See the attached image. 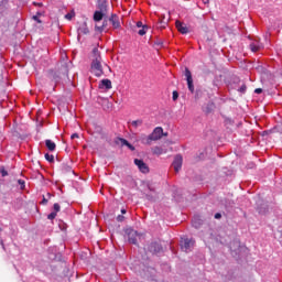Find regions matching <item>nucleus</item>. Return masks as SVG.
<instances>
[{
	"mask_svg": "<svg viewBox=\"0 0 282 282\" xmlns=\"http://www.w3.org/2000/svg\"><path fill=\"white\" fill-rule=\"evenodd\" d=\"M56 212H52L51 214H48L47 219L52 220V219H56Z\"/></svg>",
	"mask_w": 282,
	"mask_h": 282,
	"instance_id": "nucleus-27",
	"label": "nucleus"
},
{
	"mask_svg": "<svg viewBox=\"0 0 282 282\" xmlns=\"http://www.w3.org/2000/svg\"><path fill=\"white\" fill-rule=\"evenodd\" d=\"M148 250L153 254H158L159 252H162V245L159 242H152L148 246Z\"/></svg>",
	"mask_w": 282,
	"mask_h": 282,
	"instance_id": "nucleus-7",
	"label": "nucleus"
},
{
	"mask_svg": "<svg viewBox=\"0 0 282 282\" xmlns=\"http://www.w3.org/2000/svg\"><path fill=\"white\" fill-rule=\"evenodd\" d=\"M122 215H127V209H121Z\"/></svg>",
	"mask_w": 282,
	"mask_h": 282,
	"instance_id": "nucleus-37",
	"label": "nucleus"
},
{
	"mask_svg": "<svg viewBox=\"0 0 282 282\" xmlns=\"http://www.w3.org/2000/svg\"><path fill=\"white\" fill-rule=\"evenodd\" d=\"M72 140H74V139H76V138H79V135H78V133H74V134H72Z\"/></svg>",
	"mask_w": 282,
	"mask_h": 282,
	"instance_id": "nucleus-35",
	"label": "nucleus"
},
{
	"mask_svg": "<svg viewBox=\"0 0 282 282\" xmlns=\"http://www.w3.org/2000/svg\"><path fill=\"white\" fill-rule=\"evenodd\" d=\"M42 204H43V206H45L47 204V199L45 197H43Z\"/></svg>",
	"mask_w": 282,
	"mask_h": 282,
	"instance_id": "nucleus-36",
	"label": "nucleus"
},
{
	"mask_svg": "<svg viewBox=\"0 0 282 282\" xmlns=\"http://www.w3.org/2000/svg\"><path fill=\"white\" fill-rule=\"evenodd\" d=\"M33 20L36 21L37 23H41V20H39V15H34Z\"/></svg>",
	"mask_w": 282,
	"mask_h": 282,
	"instance_id": "nucleus-32",
	"label": "nucleus"
},
{
	"mask_svg": "<svg viewBox=\"0 0 282 282\" xmlns=\"http://www.w3.org/2000/svg\"><path fill=\"white\" fill-rule=\"evenodd\" d=\"M152 152L154 153V155H162L163 153H166L161 147L152 148Z\"/></svg>",
	"mask_w": 282,
	"mask_h": 282,
	"instance_id": "nucleus-19",
	"label": "nucleus"
},
{
	"mask_svg": "<svg viewBox=\"0 0 282 282\" xmlns=\"http://www.w3.org/2000/svg\"><path fill=\"white\" fill-rule=\"evenodd\" d=\"M45 144H46V148L48 149V151H55L56 150V143H54V141L46 140Z\"/></svg>",
	"mask_w": 282,
	"mask_h": 282,
	"instance_id": "nucleus-16",
	"label": "nucleus"
},
{
	"mask_svg": "<svg viewBox=\"0 0 282 282\" xmlns=\"http://www.w3.org/2000/svg\"><path fill=\"white\" fill-rule=\"evenodd\" d=\"M203 224H204V221L202 220V218H199V216H195V217L192 219V226H193L194 228H200Z\"/></svg>",
	"mask_w": 282,
	"mask_h": 282,
	"instance_id": "nucleus-14",
	"label": "nucleus"
},
{
	"mask_svg": "<svg viewBox=\"0 0 282 282\" xmlns=\"http://www.w3.org/2000/svg\"><path fill=\"white\" fill-rule=\"evenodd\" d=\"M215 219H221V214L219 213L215 214Z\"/></svg>",
	"mask_w": 282,
	"mask_h": 282,
	"instance_id": "nucleus-33",
	"label": "nucleus"
},
{
	"mask_svg": "<svg viewBox=\"0 0 282 282\" xmlns=\"http://www.w3.org/2000/svg\"><path fill=\"white\" fill-rule=\"evenodd\" d=\"M108 21L111 23L115 30L120 29V20L116 15H111Z\"/></svg>",
	"mask_w": 282,
	"mask_h": 282,
	"instance_id": "nucleus-11",
	"label": "nucleus"
},
{
	"mask_svg": "<svg viewBox=\"0 0 282 282\" xmlns=\"http://www.w3.org/2000/svg\"><path fill=\"white\" fill-rule=\"evenodd\" d=\"M116 143L121 144V147H128V149H130V151H135V147H133L131 143H129V141H127L126 139L118 138L116 140Z\"/></svg>",
	"mask_w": 282,
	"mask_h": 282,
	"instance_id": "nucleus-10",
	"label": "nucleus"
},
{
	"mask_svg": "<svg viewBox=\"0 0 282 282\" xmlns=\"http://www.w3.org/2000/svg\"><path fill=\"white\" fill-rule=\"evenodd\" d=\"M173 100H176L177 98H180V95L177 94V91H173V96H172Z\"/></svg>",
	"mask_w": 282,
	"mask_h": 282,
	"instance_id": "nucleus-29",
	"label": "nucleus"
},
{
	"mask_svg": "<svg viewBox=\"0 0 282 282\" xmlns=\"http://www.w3.org/2000/svg\"><path fill=\"white\" fill-rule=\"evenodd\" d=\"M18 184L21 186L22 189L25 188V181L19 180Z\"/></svg>",
	"mask_w": 282,
	"mask_h": 282,
	"instance_id": "nucleus-28",
	"label": "nucleus"
},
{
	"mask_svg": "<svg viewBox=\"0 0 282 282\" xmlns=\"http://www.w3.org/2000/svg\"><path fill=\"white\" fill-rule=\"evenodd\" d=\"M73 17H76V13H74V11H72V12H69V13H67V14H65V19L67 20V21H72V18Z\"/></svg>",
	"mask_w": 282,
	"mask_h": 282,
	"instance_id": "nucleus-23",
	"label": "nucleus"
},
{
	"mask_svg": "<svg viewBox=\"0 0 282 282\" xmlns=\"http://www.w3.org/2000/svg\"><path fill=\"white\" fill-rule=\"evenodd\" d=\"M1 246H3V241H1Z\"/></svg>",
	"mask_w": 282,
	"mask_h": 282,
	"instance_id": "nucleus-42",
	"label": "nucleus"
},
{
	"mask_svg": "<svg viewBox=\"0 0 282 282\" xmlns=\"http://www.w3.org/2000/svg\"><path fill=\"white\" fill-rule=\"evenodd\" d=\"M134 164L141 173H149V165L143 160L134 159Z\"/></svg>",
	"mask_w": 282,
	"mask_h": 282,
	"instance_id": "nucleus-6",
	"label": "nucleus"
},
{
	"mask_svg": "<svg viewBox=\"0 0 282 282\" xmlns=\"http://www.w3.org/2000/svg\"><path fill=\"white\" fill-rule=\"evenodd\" d=\"M137 28H144V25L142 24V22H137Z\"/></svg>",
	"mask_w": 282,
	"mask_h": 282,
	"instance_id": "nucleus-34",
	"label": "nucleus"
},
{
	"mask_svg": "<svg viewBox=\"0 0 282 282\" xmlns=\"http://www.w3.org/2000/svg\"><path fill=\"white\" fill-rule=\"evenodd\" d=\"M147 30H149V26L144 25V26H142V29H140V30L138 31V34H139L140 36H144V34H147Z\"/></svg>",
	"mask_w": 282,
	"mask_h": 282,
	"instance_id": "nucleus-22",
	"label": "nucleus"
},
{
	"mask_svg": "<svg viewBox=\"0 0 282 282\" xmlns=\"http://www.w3.org/2000/svg\"><path fill=\"white\" fill-rule=\"evenodd\" d=\"M141 142H142V144L151 145V143L154 141H153V138H151V134L148 137L143 134V135H141Z\"/></svg>",
	"mask_w": 282,
	"mask_h": 282,
	"instance_id": "nucleus-15",
	"label": "nucleus"
},
{
	"mask_svg": "<svg viewBox=\"0 0 282 282\" xmlns=\"http://www.w3.org/2000/svg\"><path fill=\"white\" fill-rule=\"evenodd\" d=\"M111 82L109 79H102L99 83V89H111Z\"/></svg>",
	"mask_w": 282,
	"mask_h": 282,
	"instance_id": "nucleus-13",
	"label": "nucleus"
},
{
	"mask_svg": "<svg viewBox=\"0 0 282 282\" xmlns=\"http://www.w3.org/2000/svg\"><path fill=\"white\" fill-rule=\"evenodd\" d=\"M250 50L251 52H259V50H261V44H259V42H253L250 44Z\"/></svg>",
	"mask_w": 282,
	"mask_h": 282,
	"instance_id": "nucleus-18",
	"label": "nucleus"
},
{
	"mask_svg": "<svg viewBox=\"0 0 282 282\" xmlns=\"http://www.w3.org/2000/svg\"><path fill=\"white\" fill-rule=\"evenodd\" d=\"M254 94H263V89H261V88H256V89H254Z\"/></svg>",
	"mask_w": 282,
	"mask_h": 282,
	"instance_id": "nucleus-30",
	"label": "nucleus"
},
{
	"mask_svg": "<svg viewBox=\"0 0 282 282\" xmlns=\"http://www.w3.org/2000/svg\"><path fill=\"white\" fill-rule=\"evenodd\" d=\"M53 209H54V213H61V205L58 204V203H55L54 205H53Z\"/></svg>",
	"mask_w": 282,
	"mask_h": 282,
	"instance_id": "nucleus-24",
	"label": "nucleus"
},
{
	"mask_svg": "<svg viewBox=\"0 0 282 282\" xmlns=\"http://www.w3.org/2000/svg\"><path fill=\"white\" fill-rule=\"evenodd\" d=\"M34 6L41 7V6H43V3H41V2H39V3L34 2Z\"/></svg>",
	"mask_w": 282,
	"mask_h": 282,
	"instance_id": "nucleus-39",
	"label": "nucleus"
},
{
	"mask_svg": "<svg viewBox=\"0 0 282 282\" xmlns=\"http://www.w3.org/2000/svg\"><path fill=\"white\" fill-rule=\"evenodd\" d=\"M117 220H119V221H124V216L119 215V216L117 217Z\"/></svg>",
	"mask_w": 282,
	"mask_h": 282,
	"instance_id": "nucleus-31",
	"label": "nucleus"
},
{
	"mask_svg": "<svg viewBox=\"0 0 282 282\" xmlns=\"http://www.w3.org/2000/svg\"><path fill=\"white\" fill-rule=\"evenodd\" d=\"M107 21H108V20H104V23H102L101 26L96 25V26H95V30H96L97 32H105V30H107Z\"/></svg>",
	"mask_w": 282,
	"mask_h": 282,
	"instance_id": "nucleus-20",
	"label": "nucleus"
},
{
	"mask_svg": "<svg viewBox=\"0 0 282 282\" xmlns=\"http://www.w3.org/2000/svg\"><path fill=\"white\" fill-rule=\"evenodd\" d=\"M246 89H247L246 84H242L240 88H238V91H240V94H246Z\"/></svg>",
	"mask_w": 282,
	"mask_h": 282,
	"instance_id": "nucleus-26",
	"label": "nucleus"
},
{
	"mask_svg": "<svg viewBox=\"0 0 282 282\" xmlns=\"http://www.w3.org/2000/svg\"><path fill=\"white\" fill-rule=\"evenodd\" d=\"M91 73L97 76V78H100L105 72L102 70V57L100 56V52L98 51V47H95L93 50V62L90 66Z\"/></svg>",
	"mask_w": 282,
	"mask_h": 282,
	"instance_id": "nucleus-1",
	"label": "nucleus"
},
{
	"mask_svg": "<svg viewBox=\"0 0 282 282\" xmlns=\"http://www.w3.org/2000/svg\"><path fill=\"white\" fill-rule=\"evenodd\" d=\"M203 3L206 6L207 3H209V0H203Z\"/></svg>",
	"mask_w": 282,
	"mask_h": 282,
	"instance_id": "nucleus-38",
	"label": "nucleus"
},
{
	"mask_svg": "<svg viewBox=\"0 0 282 282\" xmlns=\"http://www.w3.org/2000/svg\"><path fill=\"white\" fill-rule=\"evenodd\" d=\"M45 160H46L47 162H54V155H52V154H50V153H46V154H45Z\"/></svg>",
	"mask_w": 282,
	"mask_h": 282,
	"instance_id": "nucleus-25",
	"label": "nucleus"
},
{
	"mask_svg": "<svg viewBox=\"0 0 282 282\" xmlns=\"http://www.w3.org/2000/svg\"><path fill=\"white\" fill-rule=\"evenodd\" d=\"M102 17H105V14L101 11H95L94 21H96V22L102 21Z\"/></svg>",
	"mask_w": 282,
	"mask_h": 282,
	"instance_id": "nucleus-17",
	"label": "nucleus"
},
{
	"mask_svg": "<svg viewBox=\"0 0 282 282\" xmlns=\"http://www.w3.org/2000/svg\"><path fill=\"white\" fill-rule=\"evenodd\" d=\"M176 28L181 34H188V26H186L184 23L176 21Z\"/></svg>",
	"mask_w": 282,
	"mask_h": 282,
	"instance_id": "nucleus-12",
	"label": "nucleus"
},
{
	"mask_svg": "<svg viewBox=\"0 0 282 282\" xmlns=\"http://www.w3.org/2000/svg\"><path fill=\"white\" fill-rule=\"evenodd\" d=\"M163 134H164V129H162V127H158L153 130V132L150 135L152 140L155 142L162 139ZM164 135H166V133Z\"/></svg>",
	"mask_w": 282,
	"mask_h": 282,
	"instance_id": "nucleus-5",
	"label": "nucleus"
},
{
	"mask_svg": "<svg viewBox=\"0 0 282 282\" xmlns=\"http://www.w3.org/2000/svg\"><path fill=\"white\" fill-rule=\"evenodd\" d=\"M77 33H78V39H80V36H83V34L89 33V28H87V22H83L82 24H79V26L77 29Z\"/></svg>",
	"mask_w": 282,
	"mask_h": 282,
	"instance_id": "nucleus-9",
	"label": "nucleus"
},
{
	"mask_svg": "<svg viewBox=\"0 0 282 282\" xmlns=\"http://www.w3.org/2000/svg\"><path fill=\"white\" fill-rule=\"evenodd\" d=\"M194 246L195 240H193L192 238H182L181 249L183 250V252H191Z\"/></svg>",
	"mask_w": 282,
	"mask_h": 282,
	"instance_id": "nucleus-2",
	"label": "nucleus"
},
{
	"mask_svg": "<svg viewBox=\"0 0 282 282\" xmlns=\"http://www.w3.org/2000/svg\"><path fill=\"white\" fill-rule=\"evenodd\" d=\"M259 213H263V210L260 209Z\"/></svg>",
	"mask_w": 282,
	"mask_h": 282,
	"instance_id": "nucleus-41",
	"label": "nucleus"
},
{
	"mask_svg": "<svg viewBox=\"0 0 282 282\" xmlns=\"http://www.w3.org/2000/svg\"><path fill=\"white\" fill-rule=\"evenodd\" d=\"M131 127L138 129V127H142V120H134L131 122Z\"/></svg>",
	"mask_w": 282,
	"mask_h": 282,
	"instance_id": "nucleus-21",
	"label": "nucleus"
},
{
	"mask_svg": "<svg viewBox=\"0 0 282 282\" xmlns=\"http://www.w3.org/2000/svg\"><path fill=\"white\" fill-rule=\"evenodd\" d=\"M8 175V172H2V176L6 177Z\"/></svg>",
	"mask_w": 282,
	"mask_h": 282,
	"instance_id": "nucleus-40",
	"label": "nucleus"
},
{
	"mask_svg": "<svg viewBox=\"0 0 282 282\" xmlns=\"http://www.w3.org/2000/svg\"><path fill=\"white\" fill-rule=\"evenodd\" d=\"M185 78L187 80L188 90L193 94L195 91V85H193V74L188 68H185Z\"/></svg>",
	"mask_w": 282,
	"mask_h": 282,
	"instance_id": "nucleus-4",
	"label": "nucleus"
},
{
	"mask_svg": "<svg viewBox=\"0 0 282 282\" xmlns=\"http://www.w3.org/2000/svg\"><path fill=\"white\" fill-rule=\"evenodd\" d=\"M126 232H127L129 243L137 246L138 239H140V234H138V231L133 229H128Z\"/></svg>",
	"mask_w": 282,
	"mask_h": 282,
	"instance_id": "nucleus-3",
	"label": "nucleus"
},
{
	"mask_svg": "<svg viewBox=\"0 0 282 282\" xmlns=\"http://www.w3.org/2000/svg\"><path fill=\"white\" fill-rule=\"evenodd\" d=\"M182 162H183L182 155L177 154L173 161V169L176 173H180V170L182 169Z\"/></svg>",
	"mask_w": 282,
	"mask_h": 282,
	"instance_id": "nucleus-8",
	"label": "nucleus"
}]
</instances>
